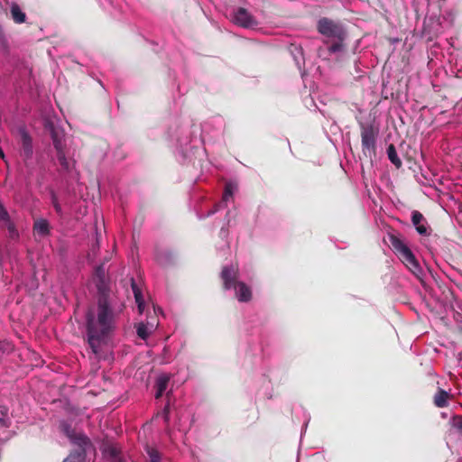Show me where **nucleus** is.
Wrapping results in <instances>:
<instances>
[{"instance_id":"f257e3e1","label":"nucleus","mask_w":462,"mask_h":462,"mask_svg":"<svg viewBox=\"0 0 462 462\" xmlns=\"http://www.w3.org/2000/svg\"><path fill=\"white\" fill-rule=\"evenodd\" d=\"M97 288V306L89 308L86 313L87 335L89 346L106 344L115 328V296L109 290L103 264L95 271Z\"/></svg>"},{"instance_id":"f03ea898","label":"nucleus","mask_w":462,"mask_h":462,"mask_svg":"<svg viewBox=\"0 0 462 462\" xmlns=\"http://www.w3.org/2000/svg\"><path fill=\"white\" fill-rule=\"evenodd\" d=\"M317 31L321 35L334 41L328 48L330 54L342 50L343 42L346 37V32L341 23L328 17H321L317 22Z\"/></svg>"},{"instance_id":"7ed1b4c3","label":"nucleus","mask_w":462,"mask_h":462,"mask_svg":"<svg viewBox=\"0 0 462 462\" xmlns=\"http://www.w3.org/2000/svg\"><path fill=\"white\" fill-rule=\"evenodd\" d=\"M378 130L369 124H361V143L364 154L372 158L375 155V141Z\"/></svg>"},{"instance_id":"20e7f679","label":"nucleus","mask_w":462,"mask_h":462,"mask_svg":"<svg viewBox=\"0 0 462 462\" xmlns=\"http://www.w3.org/2000/svg\"><path fill=\"white\" fill-rule=\"evenodd\" d=\"M60 428L70 442L78 447L77 449H86L90 445L89 439L84 433L76 431L69 424L62 423Z\"/></svg>"},{"instance_id":"39448f33","label":"nucleus","mask_w":462,"mask_h":462,"mask_svg":"<svg viewBox=\"0 0 462 462\" xmlns=\"http://www.w3.org/2000/svg\"><path fill=\"white\" fill-rule=\"evenodd\" d=\"M0 227L6 228L8 236L11 239H17L19 233L15 227L14 223L11 220L10 215L6 208L0 200Z\"/></svg>"},{"instance_id":"423d86ee","label":"nucleus","mask_w":462,"mask_h":462,"mask_svg":"<svg viewBox=\"0 0 462 462\" xmlns=\"http://www.w3.org/2000/svg\"><path fill=\"white\" fill-rule=\"evenodd\" d=\"M234 22L245 28L257 25L255 18L244 7H239L234 12Z\"/></svg>"},{"instance_id":"0eeeda50","label":"nucleus","mask_w":462,"mask_h":462,"mask_svg":"<svg viewBox=\"0 0 462 462\" xmlns=\"http://www.w3.org/2000/svg\"><path fill=\"white\" fill-rule=\"evenodd\" d=\"M18 133L22 145V156L24 160L31 159L33 152L32 137L24 126L19 127Z\"/></svg>"},{"instance_id":"6e6552de","label":"nucleus","mask_w":462,"mask_h":462,"mask_svg":"<svg viewBox=\"0 0 462 462\" xmlns=\"http://www.w3.org/2000/svg\"><path fill=\"white\" fill-rule=\"evenodd\" d=\"M220 276L223 281L224 290H230L231 288H234L238 282H236L237 272L232 266H224L222 268Z\"/></svg>"},{"instance_id":"1a4fd4ad","label":"nucleus","mask_w":462,"mask_h":462,"mask_svg":"<svg viewBox=\"0 0 462 462\" xmlns=\"http://www.w3.org/2000/svg\"><path fill=\"white\" fill-rule=\"evenodd\" d=\"M236 290V296L241 302H247L252 299L251 289L243 282H238L234 287Z\"/></svg>"},{"instance_id":"9d476101","label":"nucleus","mask_w":462,"mask_h":462,"mask_svg":"<svg viewBox=\"0 0 462 462\" xmlns=\"http://www.w3.org/2000/svg\"><path fill=\"white\" fill-rule=\"evenodd\" d=\"M86 350L90 359L99 361L101 359L110 360L112 358L110 348H86Z\"/></svg>"},{"instance_id":"9b49d317","label":"nucleus","mask_w":462,"mask_h":462,"mask_svg":"<svg viewBox=\"0 0 462 462\" xmlns=\"http://www.w3.org/2000/svg\"><path fill=\"white\" fill-rule=\"evenodd\" d=\"M422 221H425L423 215L420 211H417V210L412 211L411 222H412V225L415 226L416 231L420 235L427 236V235H429L428 228H427L426 225L421 224Z\"/></svg>"},{"instance_id":"f8f14e48","label":"nucleus","mask_w":462,"mask_h":462,"mask_svg":"<svg viewBox=\"0 0 462 462\" xmlns=\"http://www.w3.org/2000/svg\"><path fill=\"white\" fill-rule=\"evenodd\" d=\"M398 255L411 270L419 268V263L409 247L398 253Z\"/></svg>"},{"instance_id":"ddd939ff","label":"nucleus","mask_w":462,"mask_h":462,"mask_svg":"<svg viewBox=\"0 0 462 462\" xmlns=\"http://www.w3.org/2000/svg\"><path fill=\"white\" fill-rule=\"evenodd\" d=\"M33 232L42 237L47 236L50 234L49 222L43 218L37 219L33 224Z\"/></svg>"},{"instance_id":"4468645a","label":"nucleus","mask_w":462,"mask_h":462,"mask_svg":"<svg viewBox=\"0 0 462 462\" xmlns=\"http://www.w3.org/2000/svg\"><path fill=\"white\" fill-rule=\"evenodd\" d=\"M132 290L134 295L135 302L138 307V311L140 314L143 312L144 310V300L142 295V291L138 285L134 282V279H132Z\"/></svg>"},{"instance_id":"2eb2a0df","label":"nucleus","mask_w":462,"mask_h":462,"mask_svg":"<svg viewBox=\"0 0 462 462\" xmlns=\"http://www.w3.org/2000/svg\"><path fill=\"white\" fill-rule=\"evenodd\" d=\"M449 398V393L443 390L439 389L437 393L434 396V404L439 408H444L448 406V399Z\"/></svg>"},{"instance_id":"dca6fc26","label":"nucleus","mask_w":462,"mask_h":462,"mask_svg":"<svg viewBox=\"0 0 462 462\" xmlns=\"http://www.w3.org/2000/svg\"><path fill=\"white\" fill-rule=\"evenodd\" d=\"M11 15L14 23H23L26 20V14L23 13L17 4H13L11 6Z\"/></svg>"},{"instance_id":"f3484780","label":"nucleus","mask_w":462,"mask_h":462,"mask_svg":"<svg viewBox=\"0 0 462 462\" xmlns=\"http://www.w3.org/2000/svg\"><path fill=\"white\" fill-rule=\"evenodd\" d=\"M169 383V377L167 376H160L156 381V393L155 398L159 399L162 396L165 392Z\"/></svg>"},{"instance_id":"a211bd4d","label":"nucleus","mask_w":462,"mask_h":462,"mask_svg":"<svg viewBox=\"0 0 462 462\" xmlns=\"http://www.w3.org/2000/svg\"><path fill=\"white\" fill-rule=\"evenodd\" d=\"M86 457V449L72 451L62 462H83Z\"/></svg>"},{"instance_id":"6ab92c4d","label":"nucleus","mask_w":462,"mask_h":462,"mask_svg":"<svg viewBox=\"0 0 462 462\" xmlns=\"http://www.w3.org/2000/svg\"><path fill=\"white\" fill-rule=\"evenodd\" d=\"M387 155H388V159L390 160V162L396 168L399 169V168L402 167V161L400 160V158L397 155V152H396L395 146L393 144H392V143L387 147Z\"/></svg>"},{"instance_id":"aec40b11","label":"nucleus","mask_w":462,"mask_h":462,"mask_svg":"<svg viewBox=\"0 0 462 462\" xmlns=\"http://www.w3.org/2000/svg\"><path fill=\"white\" fill-rule=\"evenodd\" d=\"M389 240L391 243V245L393 249L398 254L404 249H406L408 246L396 236L391 235L389 236Z\"/></svg>"},{"instance_id":"412c9836","label":"nucleus","mask_w":462,"mask_h":462,"mask_svg":"<svg viewBox=\"0 0 462 462\" xmlns=\"http://www.w3.org/2000/svg\"><path fill=\"white\" fill-rule=\"evenodd\" d=\"M51 135L52 143H53V146H54L56 152L64 150V144H63L61 136L54 128H51Z\"/></svg>"},{"instance_id":"4be33fe9","label":"nucleus","mask_w":462,"mask_h":462,"mask_svg":"<svg viewBox=\"0 0 462 462\" xmlns=\"http://www.w3.org/2000/svg\"><path fill=\"white\" fill-rule=\"evenodd\" d=\"M106 456L108 458L109 462L114 461L116 458H118L121 457L120 451L117 449V448L114 446H109L106 449Z\"/></svg>"},{"instance_id":"5701e85b","label":"nucleus","mask_w":462,"mask_h":462,"mask_svg":"<svg viewBox=\"0 0 462 462\" xmlns=\"http://www.w3.org/2000/svg\"><path fill=\"white\" fill-rule=\"evenodd\" d=\"M146 452L149 457V462H161L160 453L152 447H146Z\"/></svg>"},{"instance_id":"b1692460","label":"nucleus","mask_w":462,"mask_h":462,"mask_svg":"<svg viewBox=\"0 0 462 462\" xmlns=\"http://www.w3.org/2000/svg\"><path fill=\"white\" fill-rule=\"evenodd\" d=\"M57 152V159H58L60 166L64 170L68 171L69 169V161L66 158L64 150H61V151H59V152Z\"/></svg>"},{"instance_id":"393cba45","label":"nucleus","mask_w":462,"mask_h":462,"mask_svg":"<svg viewBox=\"0 0 462 462\" xmlns=\"http://www.w3.org/2000/svg\"><path fill=\"white\" fill-rule=\"evenodd\" d=\"M136 332H137L138 337H141L142 339H146L149 335L147 327L143 322L137 324Z\"/></svg>"},{"instance_id":"a878e982","label":"nucleus","mask_w":462,"mask_h":462,"mask_svg":"<svg viewBox=\"0 0 462 462\" xmlns=\"http://www.w3.org/2000/svg\"><path fill=\"white\" fill-rule=\"evenodd\" d=\"M9 419L7 417V409L5 407H0V427H8Z\"/></svg>"},{"instance_id":"bb28decb","label":"nucleus","mask_w":462,"mask_h":462,"mask_svg":"<svg viewBox=\"0 0 462 462\" xmlns=\"http://www.w3.org/2000/svg\"><path fill=\"white\" fill-rule=\"evenodd\" d=\"M51 204H52L53 208H55V211L57 212V214L59 216H62L63 212H62L61 206L59 203L57 195L54 192L51 193Z\"/></svg>"},{"instance_id":"cd10ccee","label":"nucleus","mask_w":462,"mask_h":462,"mask_svg":"<svg viewBox=\"0 0 462 462\" xmlns=\"http://www.w3.org/2000/svg\"><path fill=\"white\" fill-rule=\"evenodd\" d=\"M452 421L453 426L462 434V415H454Z\"/></svg>"},{"instance_id":"c85d7f7f","label":"nucleus","mask_w":462,"mask_h":462,"mask_svg":"<svg viewBox=\"0 0 462 462\" xmlns=\"http://www.w3.org/2000/svg\"><path fill=\"white\" fill-rule=\"evenodd\" d=\"M169 414H170V405L169 403L165 405L163 408L161 416L163 418L165 423L169 422Z\"/></svg>"},{"instance_id":"c756f323","label":"nucleus","mask_w":462,"mask_h":462,"mask_svg":"<svg viewBox=\"0 0 462 462\" xmlns=\"http://www.w3.org/2000/svg\"><path fill=\"white\" fill-rule=\"evenodd\" d=\"M233 195L232 188L229 184L226 185L225 192L223 194V200L226 201Z\"/></svg>"},{"instance_id":"7c9ffc66","label":"nucleus","mask_w":462,"mask_h":462,"mask_svg":"<svg viewBox=\"0 0 462 462\" xmlns=\"http://www.w3.org/2000/svg\"><path fill=\"white\" fill-rule=\"evenodd\" d=\"M112 462H128L126 459H125L122 456L119 457L118 458H116L114 461Z\"/></svg>"},{"instance_id":"2f4dec72","label":"nucleus","mask_w":462,"mask_h":462,"mask_svg":"<svg viewBox=\"0 0 462 462\" xmlns=\"http://www.w3.org/2000/svg\"><path fill=\"white\" fill-rule=\"evenodd\" d=\"M1 43H2L4 48H6V41L5 39L1 40Z\"/></svg>"}]
</instances>
